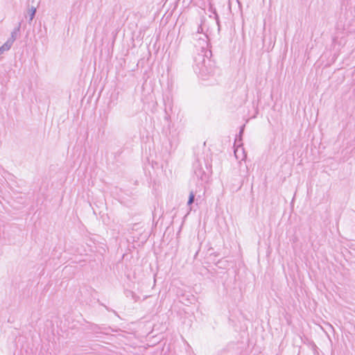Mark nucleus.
Masks as SVG:
<instances>
[{
  "label": "nucleus",
  "mask_w": 355,
  "mask_h": 355,
  "mask_svg": "<svg viewBox=\"0 0 355 355\" xmlns=\"http://www.w3.org/2000/svg\"><path fill=\"white\" fill-rule=\"evenodd\" d=\"M196 39L197 43L195 44V46L199 48L200 52L194 57V70L200 76L205 78L207 76L213 75L216 70L213 62L208 55V54L211 55V51L207 50L208 37L203 34Z\"/></svg>",
  "instance_id": "obj_1"
},
{
  "label": "nucleus",
  "mask_w": 355,
  "mask_h": 355,
  "mask_svg": "<svg viewBox=\"0 0 355 355\" xmlns=\"http://www.w3.org/2000/svg\"><path fill=\"white\" fill-rule=\"evenodd\" d=\"M19 30H20V24H19V26L15 28L11 33V35H10V37L6 42V43H8L10 46H12L13 42L15 41L16 38H17V34L19 32Z\"/></svg>",
  "instance_id": "obj_2"
},
{
  "label": "nucleus",
  "mask_w": 355,
  "mask_h": 355,
  "mask_svg": "<svg viewBox=\"0 0 355 355\" xmlns=\"http://www.w3.org/2000/svg\"><path fill=\"white\" fill-rule=\"evenodd\" d=\"M10 48H11V46H10L8 43L5 42L0 47V55L3 54L5 51H8Z\"/></svg>",
  "instance_id": "obj_3"
},
{
  "label": "nucleus",
  "mask_w": 355,
  "mask_h": 355,
  "mask_svg": "<svg viewBox=\"0 0 355 355\" xmlns=\"http://www.w3.org/2000/svg\"><path fill=\"white\" fill-rule=\"evenodd\" d=\"M35 12H36V8L34 6H32L29 9V21H31L33 19Z\"/></svg>",
  "instance_id": "obj_4"
},
{
  "label": "nucleus",
  "mask_w": 355,
  "mask_h": 355,
  "mask_svg": "<svg viewBox=\"0 0 355 355\" xmlns=\"http://www.w3.org/2000/svg\"><path fill=\"white\" fill-rule=\"evenodd\" d=\"M194 199H195V195H194L193 192L191 191L189 194L187 205H191L194 202Z\"/></svg>",
  "instance_id": "obj_5"
},
{
  "label": "nucleus",
  "mask_w": 355,
  "mask_h": 355,
  "mask_svg": "<svg viewBox=\"0 0 355 355\" xmlns=\"http://www.w3.org/2000/svg\"><path fill=\"white\" fill-rule=\"evenodd\" d=\"M244 127H245V125H243L241 127V130L239 131V135L238 137L236 138L235 143H237V142L241 141V136L244 131Z\"/></svg>",
  "instance_id": "obj_6"
},
{
  "label": "nucleus",
  "mask_w": 355,
  "mask_h": 355,
  "mask_svg": "<svg viewBox=\"0 0 355 355\" xmlns=\"http://www.w3.org/2000/svg\"><path fill=\"white\" fill-rule=\"evenodd\" d=\"M202 31V27H201V26H199V27L198 28V31H197V33H195V36L197 37L199 35V34H200Z\"/></svg>",
  "instance_id": "obj_7"
},
{
  "label": "nucleus",
  "mask_w": 355,
  "mask_h": 355,
  "mask_svg": "<svg viewBox=\"0 0 355 355\" xmlns=\"http://www.w3.org/2000/svg\"><path fill=\"white\" fill-rule=\"evenodd\" d=\"M216 22H217V24L218 26V28H220V25H219V20H218V16L216 15Z\"/></svg>",
  "instance_id": "obj_8"
}]
</instances>
